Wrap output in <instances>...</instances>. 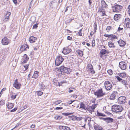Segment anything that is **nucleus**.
<instances>
[{
    "instance_id": "1",
    "label": "nucleus",
    "mask_w": 130,
    "mask_h": 130,
    "mask_svg": "<svg viewBox=\"0 0 130 130\" xmlns=\"http://www.w3.org/2000/svg\"><path fill=\"white\" fill-rule=\"evenodd\" d=\"M123 110V107L120 105H113L112 107V111L115 112H121Z\"/></svg>"
},
{
    "instance_id": "2",
    "label": "nucleus",
    "mask_w": 130,
    "mask_h": 130,
    "mask_svg": "<svg viewBox=\"0 0 130 130\" xmlns=\"http://www.w3.org/2000/svg\"><path fill=\"white\" fill-rule=\"evenodd\" d=\"M64 59L61 55H59L57 57L55 60V65L57 66H58L64 60Z\"/></svg>"
},
{
    "instance_id": "3",
    "label": "nucleus",
    "mask_w": 130,
    "mask_h": 130,
    "mask_svg": "<svg viewBox=\"0 0 130 130\" xmlns=\"http://www.w3.org/2000/svg\"><path fill=\"white\" fill-rule=\"evenodd\" d=\"M59 70L61 72L67 74L70 73L71 72V70L69 68L66 67L64 66H61L60 67Z\"/></svg>"
},
{
    "instance_id": "4",
    "label": "nucleus",
    "mask_w": 130,
    "mask_h": 130,
    "mask_svg": "<svg viewBox=\"0 0 130 130\" xmlns=\"http://www.w3.org/2000/svg\"><path fill=\"white\" fill-rule=\"evenodd\" d=\"M94 94L97 96V98H99L103 96L105 94L103 92L102 89H101L94 92Z\"/></svg>"
},
{
    "instance_id": "5",
    "label": "nucleus",
    "mask_w": 130,
    "mask_h": 130,
    "mask_svg": "<svg viewBox=\"0 0 130 130\" xmlns=\"http://www.w3.org/2000/svg\"><path fill=\"white\" fill-rule=\"evenodd\" d=\"M122 8V6L119 5H117L112 7V10L113 12H118L121 11Z\"/></svg>"
},
{
    "instance_id": "6",
    "label": "nucleus",
    "mask_w": 130,
    "mask_h": 130,
    "mask_svg": "<svg viewBox=\"0 0 130 130\" xmlns=\"http://www.w3.org/2000/svg\"><path fill=\"white\" fill-rule=\"evenodd\" d=\"M104 84L105 88L107 90H109L111 89V84L110 82L106 81L105 82Z\"/></svg>"
},
{
    "instance_id": "7",
    "label": "nucleus",
    "mask_w": 130,
    "mask_h": 130,
    "mask_svg": "<svg viewBox=\"0 0 130 130\" xmlns=\"http://www.w3.org/2000/svg\"><path fill=\"white\" fill-rule=\"evenodd\" d=\"M126 97L124 96H120L118 99V103L121 104L124 103L126 102Z\"/></svg>"
},
{
    "instance_id": "8",
    "label": "nucleus",
    "mask_w": 130,
    "mask_h": 130,
    "mask_svg": "<svg viewBox=\"0 0 130 130\" xmlns=\"http://www.w3.org/2000/svg\"><path fill=\"white\" fill-rule=\"evenodd\" d=\"M10 40L6 37L3 38L2 40V43L4 45L8 44L10 42Z\"/></svg>"
},
{
    "instance_id": "9",
    "label": "nucleus",
    "mask_w": 130,
    "mask_h": 130,
    "mask_svg": "<svg viewBox=\"0 0 130 130\" xmlns=\"http://www.w3.org/2000/svg\"><path fill=\"white\" fill-rule=\"evenodd\" d=\"M18 80L16 79L14 83L13 84V86L16 89H20L21 86V85L20 83H18Z\"/></svg>"
},
{
    "instance_id": "10",
    "label": "nucleus",
    "mask_w": 130,
    "mask_h": 130,
    "mask_svg": "<svg viewBox=\"0 0 130 130\" xmlns=\"http://www.w3.org/2000/svg\"><path fill=\"white\" fill-rule=\"evenodd\" d=\"M71 51V49L68 47H66L63 48L62 53L66 55L69 53Z\"/></svg>"
},
{
    "instance_id": "11",
    "label": "nucleus",
    "mask_w": 130,
    "mask_h": 130,
    "mask_svg": "<svg viewBox=\"0 0 130 130\" xmlns=\"http://www.w3.org/2000/svg\"><path fill=\"white\" fill-rule=\"evenodd\" d=\"M119 67L123 70H125L126 68V66L125 62H121L119 63Z\"/></svg>"
},
{
    "instance_id": "12",
    "label": "nucleus",
    "mask_w": 130,
    "mask_h": 130,
    "mask_svg": "<svg viewBox=\"0 0 130 130\" xmlns=\"http://www.w3.org/2000/svg\"><path fill=\"white\" fill-rule=\"evenodd\" d=\"M28 46L26 44H24L22 45L20 48V50L22 51H26L27 48H28Z\"/></svg>"
},
{
    "instance_id": "13",
    "label": "nucleus",
    "mask_w": 130,
    "mask_h": 130,
    "mask_svg": "<svg viewBox=\"0 0 130 130\" xmlns=\"http://www.w3.org/2000/svg\"><path fill=\"white\" fill-rule=\"evenodd\" d=\"M118 93L116 91H113L110 97V99L111 100H114L116 97V95Z\"/></svg>"
},
{
    "instance_id": "14",
    "label": "nucleus",
    "mask_w": 130,
    "mask_h": 130,
    "mask_svg": "<svg viewBox=\"0 0 130 130\" xmlns=\"http://www.w3.org/2000/svg\"><path fill=\"white\" fill-rule=\"evenodd\" d=\"M118 42L119 45L121 47L124 46L126 44L125 42L122 40H120L118 41Z\"/></svg>"
},
{
    "instance_id": "15",
    "label": "nucleus",
    "mask_w": 130,
    "mask_h": 130,
    "mask_svg": "<svg viewBox=\"0 0 130 130\" xmlns=\"http://www.w3.org/2000/svg\"><path fill=\"white\" fill-rule=\"evenodd\" d=\"M29 59V58L26 54H25L23 56L22 62L23 63H25L27 62Z\"/></svg>"
},
{
    "instance_id": "16",
    "label": "nucleus",
    "mask_w": 130,
    "mask_h": 130,
    "mask_svg": "<svg viewBox=\"0 0 130 130\" xmlns=\"http://www.w3.org/2000/svg\"><path fill=\"white\" fill-rule=\"evenodd\" d=\"M117 80L119 82L122 83L124 85H126L127 84V82L125 80H123L121 78L118 76H117Z\"/></svg>"
},
{
    "instance_id": "17",
    "label": "nucleus",
    "mask_w": 130,
    "mask_h": 130,
    "mask_svg": "<svg viewBox=\"0 0 130 130\" xmlns=\"http://www.w3.org/2000/svg\"><path fill=\"white\" fill-rule=\"evenodd\" d=\"M59 128L60 130H71L69 127L65 126H60Z\"/></svg>"
},
{
    "instance_id": "18",
    "label": "nucleus",
    "mask_w": 130,
    "mask_h": 130,
    "mask_svg": "<svg viewBox=\"0 0 130 130\" xmlns=\"http://www.w3.org/2000/svg\"><path fill=\"white\" fill-rule=\"evenodd\" d=\"M117 39V37L116 35L113 34L110 35L109 37V39L110 40H111L112 41L116 39Z\"/></svg>"
},
{
    "instance_id": "19",
    "label": "nucleus",
    "mask_w": 130,
    "mask_h": 130,
    "mask_svg": "<svg viewBox=\"0 0 130 130\" xmlns=\"http://www.w3.org/2000/svg\"><path fill=\"white\" fill-rule=\"evenodd\" d=\"M37 39L36 38L33 36L30 37L29 39V41L30 43H34L35 42V40Z\"/></svg>"
},
{
    "instance_id": "20",
    "label": "nucleus",
    "mask_w": 130,
    "mask_h": 130,
    "mask_svg": "<svg viewBox=\"0 0 130 130\" xmlns=\"http://www.w3.org/2000/svg\"><path fill=\"white\" fill-rule=\"evenodd\" d=\"M94 128L95 130H103L102 127L99 125H94Z\"/></svg>"
},
{
    "instance_id": "21",
    "label": "nucleus",
    "mask_w": 130,
    "mask_h": 130,
    "mask_svg": "<svg viewBox=\"0 0 130 130\" xmlns=\"http://www.w3.org/2000/svg\"><path fill=\"white\" fill-rule=\"evenodd\" d=\"M39 72H38L37 71H35L34 72V74L32 76V78L35 79L37 78L39 76Z\"/></svg>"
},
{
    "instance_id": "22",
    "label": "nucleus",
    "mask_w": 130,
    "mask_h": 130,
    "mask_svg": "<svg viewBox=\"0 0 130 130\" xmlns=\"http://www.w3.org/2000/svg\"><path fill=\"white\" fill-rule=\"evenodd\" d=\"M113 119L112 118L110 117L106 118L105 121L107 123H109L113 122Z\"/></svg>"
},
{
    "instance_id": "23",
    "label": "nucleus",
    "mask_w": 130,
    "mask_h": 130,
    "mask_svg": "<svg viewBox=\"0 0 130 130\" xmlns=\"http://www.w3.org/2000/svg\"><path fill=\"white\" fill-rule=\"evenodd\" d=\"M101 3L102 8H106L107 7V5L104 1H101Z\"/></svg>"
},
{
    "instance_id": "24",
    "label": "nucleus",
    "mask_w": 130,
    "mask_h": 130,
    "mask_svg": "<svg viewBox=\"0 0 130 130\" xmlns=\"http://www.w3.org/2000/svg\"><path fill=\"white\" fill-rule=\"evenodd\" d=\"M108 45L109 47L110 48H115V46L114 45V43L111 41H109L108 43Z\"/></svg>"
},
{
    "instance_id": "25",
    "label": "nucleus",
    "mask_w": 130,
    "mask_h": 130,
    "mask_svg": "<svg viewBox=\"0 0 130 130\" xmlns=\"http://www.w3.org/2000/svg\"><path fill=\"white\" fill-rule=\"evenodd\" d=\"M125 23L126 24V26L128 25L130 23V19L128 18H126L125 20Z\"/></svg>"
},
{
    "instance_id": "26",
    "label": "nucleus",
    "mask_w": 130,
    "mask_h": 130,
    "mask_svg": "<svg viewBox=\"0 0 130 130\" xmlns=\"http://www.w3.org/2000/svg\"><path fill=\"white\" fill-rule=\"evenodd\" d=\"M107 52V51L105 49H102L101 50L100 53L101 55H104L106 54Z\"/></svg>"
},
{
    "instance_id": "27",
    "label": "nucleus",
    "mask_w": 130,
    "mask_h": 130,
    "mask_svg": "<svg viewBox=\"0 0 130 130\" xmlns=\"http://www.w3.org/2000/svg\"><path fill=\"white\" fill-rule=\"evenodd\" d=\"M99 12L100 13V14L101 15V16H102L106 15L105 11L103 9L100 10L99 11Z\"/></svg>"
},
{
    "instance_id": "28",
    "label": "nucleus",
    "mask_w": 130,
    "mask_h": 130,
    "mask_svg": "<svg viewBox=\"0 0 130 130\" xmlns=\"http://www.w3.org/2000/svg\"><path fill=\"white\" fill-rule=\"evenodd\" d=\"M14 106L13 104L11 103H8V104L7 107L8 108L11 109L13 108Z\"/></svg>"
},
{
    "instance_id": "29",
    "label": "nucleus",
    "mask_w": 130,
    "mask_h": 130,
    "mask_svg": "<svg viewBox=\"0 0 130 130\" xmlns=\"http://www.w3.org/2000/svg\"><path fill=\"white\" fill-rule=\"evenodd\" d=\"M77 53L80 56L82 57L83 55V52L79 50H78L76 51Z\"/></svg>"
},
{
    "instance_id": "30",
    "label": "nucleus",
    "mask_w": 130,
    "mask_h": 130,
    "mask_svg": "<svg viewBox=\"0 0 130 130\" xmlns=\"http://www.w3.org/2000/svg\"><path fill=\"white\" fill-rule=\"evenodd\" d=\"M28 66L29 65L27 64L26 65L23 66L22 68L24 71H25L28 69Z\"/></svg>"
},
{
    "instance_id": "31",
    "label": "nucleus",
    "mask_w": 130,
    "mask_h": 130,
    "mask_svg": "<svg viewBox=\"0 0 130 130\" xmlns=\"http://www.w3.org/2000/svg\"><path fill=\"white\" fill-rule=\"evenodd\" d=\"M80 107L81 108L86 110V108H85V104L82 102H81L80 105Z\"/></svg>"
},
{
    "instance_id": "32",
    "label": "nucleus",
    "mask_w": 130,
    "mask_h": 130,
    "mask_svg": "<svg viewBox=\"0 0 130 130\" xmlns=\"http://www.w3.org/2000/svg\"><path fill=\"white\" fill-rule=\"evenodd\" d=\"M120 18V15L116 14L115 15L114 17V19L115 20H118Z\"/></svg>"
},
{
    "instance_id": "33",
    "label": "nucleus",
    "mask_w": 130,
    "mask_h": 130,
    "mask_svg": "<svg viewBox=\"0 0 130 130\" xmlns=\"http://www.w3.org/2000/svg\"><path fill=\"white\" fill-rule=\"evenodd\" d=\"M86 110L87 109L91 113H92V112L94 111L93 109H92V108L89 107V106H88V107L86 108Z\"/></svg>"
},
{
    "instance_id": "34",
    "label": "nucleus",
    "mask_w": 130,
    "mask_h": 130,
    "mask_svg": "<svg viewBox=\"0 0 130 130\" xmlns=\"http://www.w3.org/2000/svg\"><path fill=\"white\" fill-rule=\"evenodd\" d=\"M17 95V94H15L12 92V93L11 98L12 99H14L16 98V96Z\"/></svg>"
},
{
    "instance_id": "35",
    "label": "nucleus",
    "mask_w": 130,
    "mask_h": 130,
    "mask_svg": "<svg viewBox=\"0 0 130 130\" xmlns=\"http://www.w3.org/2000/svg\"><path fill=\"white\" fill-rule=\"evenodd\" d=\"M119 76L122 78H125L126 76V74L125 73H122L120 74Z\"/></svg>"
},
{
    "instance_id": "36",
    "label": "nucleus",
    "mask_w": 130,
    "mask_h": 130,
    "mask_svg": "<svg viewBox=\"0 0 130 130\" xmlns=\"http://www.w3.org/2000/svg\"><path fill=\"white\" fill-rule=\"evenodd\" d=\"M97 115L98 116H101L102 117H105L106 115L101 113L99 112L98 111H97Z\"/></svg>"
},
{
    "instance_id": "37",
    "label": "nucleus",
    "mask_w": 130,
    "mask_h": 130,
    "mask_svg": "<svg viewBox=\"0 0 130 130\" xmlns=\"http://www.w3.org/2000/svg\"><path fill=\"white\" fill-rule=\"evenodd\" d=\"M11 14V13L9 12H7L6 14L5 15V17L9 19V16Z\"/></svg>"
},
{
    "instance_id": "38",
    "label": "nucleus",
    "mask_w": 130,
    "mask_h": 130,
    "mask_svg": "<svg viewBox=\"0 0 130 130\" xmlns=\"http://www.w3.org/2000/svg\"><path fill=\"white\" fill-rule=\"evenodd\" d=\"M61 101L60 100H58L55 101L54 104H55V105H57L61 103Z\"/></svg>"
},
{
    "instance_id": "39",
    "label": "nucleus",
    "mask_w": 130,
    "mask_h": 130,
    "mask_svg": "<svg viewBox=\"0 0 130 130\" xmlns=\"http://www.w3.org/2000/svg\"><path fill=\"white\" fill-rule=\"evenodd\" d=\"M97 105V104H93L91 106H89V107L92 108V109H93V110H94L95 108L96 107Z\"/></svg>"
},
{
    "instance_id": "40",
    "label": "nucleus",
    "mask_w": 130,
    "mask_h": 130,
    "mask_svg": "<svg viewBox=\"0 0 130 130\" xmlns=\"http://www.w3.org/2000/svg\"><path fill=\"white\" fill-rule=\"evenodd\" d=\"M107 72L110 75H112L113 74V72L111 70H109L107 71Z\"/></svg>"
},
{
    "instance_id": "41",
    "label": "nucleus",
    "mask_w": 130,
    "mask_h": 130,
    "mask_svg": "<svg viewBox=\"0 0 130 130\" xmlns=\"http://www.w3.org/2000/svg\"><path fill=\"white\" fill-rule=\"evenodd\" d=\"M112 29V27L110 26H108L106 28V30L108 32L110 30Z\"/></svg>"
},
{
    "instance_id": "42",
    "label": "nucleus",
    "mask_w": 130,
    "mask_h": 130,
    "mask_svg": "<svg viewBox=\"0 0 130 130\" xmlns=\"http://www.w3.org/2000/svg\"><path fill=\"white\" fill-rule=\"evenodd\" d=\"M37 93L38 95L41 96L43 92L40 91H39Z\"/></svg>"
},
{
    "instance_id": "43",
    "label": "nucleus",
    "mask_w": 130,
    "mask_h": 130,
    "mask_svg": "<svg viewBox=\"0 0 130 130\" xmlns=\"http://www.w3.org/2000/svg\"><path fill=\"white\" fill-rule=\"evenodd\" d=\"M38 23H37L36 24H34L33 27V29H36V28L38 27Z\"/></svg>"
},
{
    "instance_id": "44",
    "label": "nucleus",
    "mask_w": 130,
    "mask_h": 130,
    "mask_svg": "<svg viewBox=\"0 0 130 130\" xmlns=\"http://www.w3.org/2000/svg\"><path fill=\"white\" fill-rule=\"evenodd\" d=\"M5 104L4 100H1L0 101V105H4Z\"/></svg>"
},
{
    "instance_id": "45",
    "label": "nucleus",
    "mask_w": 130,
    "mask_h": 130,
    "mask_svg": "<svg viewBox=\"0 0 130 130\" xmlns=\"http://www.w3.org/2000/svg\"><path fill=\"white\" fill-rule=\"evenodd\" d=\"M63 108V107H57L55 108L56 110H59Z\"/></svg>"
},
{
    "instance_id": "46",
    "label": "nucleus",
    "mask_w": 130,
    "mask_h": 130,
    "mask_svg": "<svg viewBox=\"0 0 130 130\" xmlns=\"http://www.w3.org/2000/svg\"><path fill=\"white\" fill-rule=\"evenodd\" d=\"M61 118V117H60V116H56L55 117V118L56 120H58V119H60Z\"/></svg>"
},
{
    "instance_id": "47",
    "label": "nucleus",
    "mask_w": 130,
    "mask_h": 130,
    "mask_svg": "<svg viewBox=\"0 0 130 130\" xmlns=\"http://www.w3.org/2000/svg\"><path fill=\"white\" fill-rule=\"evenodd\" d=\"M96 68L98 69L99 70H100L101 68V66L100 64H98L96 66Z\"/></svg>"
},
{
    "instance_id": "48",
    "label": "nucleus",
    "mask_w": 130,
    "mask_h": 130,
    "mask_svg": "<svg viewBox=\"0 0 130 130\" xmlns=\"http://www.w3.org/2000/svg\"><path fill=\"white\" fill-rule=\"evenodd\" d=\"M45 86L44 85L41 84L40 85V87L41 88L43 89H45Z\"/></svg>"
},
{
    "instance_id": "49",
    "label": "nucleus",
    "mask_w": 130,
    "mask_h": 130,
    "mask_svg": "<svg viewBox=\"0 0 130 130\" xmlns=\"http://www.w3.org/2000/svg\"><path fill=\"white\" fill-rule=\"evenodd\" d=\"M75 101V100H73V101L70 100V101H68V104H71L73 102H74Z\"/></svg>"
},
{
    "instance_id": "50",
    "label": "nucleus",
    "mask_w": 130,
    "mask_h": 130,
    "mask_svg": "<svg viewBox=\"0 0 130 130\" xmlns=\"http://www.w3.org/2000/svg\"><path fill=\"white\" fill-rule=\"evenodd\" d=\"M17 108H14L13 109L11 110L10 111V112H13L17 110Z\"/></svg>"
},
{
    "instance_id": "51",
    "label": "nucleus",
    "mask_w": 130,
    "mask_h": 130,
    "mask_svg": "<svg viewBox=\"0 0 130 130\" xmlns=\"http://www.w3.org/2000/svg\"><path fill=\"white\" fill-rule=\"evenodd\" d=\"M67 39L69 40H71L72 39V37H70V36H68L67 37Z\"/></svg>"
},
{
    "instance_id": "52",
    "label": "nucleus",
    "mask_w": 130,
    "mask_h": 130,
    "mask_svg": "<svg viewBox=\"0 0 130 130\" xmlns=\"http://www.w3.org/2000/svg\"><path fill=\"white\" fill-rule=\"evenodd\" d=\"M9 19L5 17V18L4 19L3 21L4 22H5L7 21Z\"/></svg>"
},
{
    "instance_id": "53",
    "label": "nucleus",
    "mask_w": 130,
    "mask_h": 130,
    "mask_svg": "<svg viewBox=\"0 0 130 130\" xmlns=\"http://www.w3.org/2000/svg\"><path fill=\"white\" fill-rule=\"evenodd\" d=\"M70 114L69 113H63V115L65 116H68Z\"/></svg>"
},
{
    "instance_id": "54",
    "label": "nucleus",
    "mask_w": 130,
    "mask_h": 130,
    "mask_svg": "<svg viewBox=\"0 0 130 130\" xmlns=\"http://www.w3.org/2000/svg\"><path fill=\"white\" fill-rule=\"evenodd\" d=\"M109 35H110L105 34H104V36H105L106 37H108V38H109Z\"/></svg>"
},
{
    "instance_id": "55",
    "label": "nucleus",
    "mask_w": 130,
    "mask_h": 130,
    "mask_svg": "<svg viewBox=\"0 0 130 130\" xmlns=\"http://www.w3.org/2000/svg\"><path fill=\"white\" fill-rule=\"evenodd\" d=\"M99 118L100 119H102L103 120L105 121L106 119V118H102V117H100Z\"/></svg>"
},
{
    "instance_id": "56",
    "label": "nucleus",
    "mask_w": 130,
    "mask_h": 130,
    "mask_svg": "<svg viewBox=\"0 0 130 130\" xmlns=\"http://www.w3.org/2000/svg\"><path fill=\"white\" fill-rule=\"evenodd\" d=\"M82 119V118L81 117H77V118L76 119H77V120H81Z\"/></svg>"
},
{
    "instance_id": "57",
    "label": "nucleus",
    "mask_w": 130,
    "mask_h": 130,
    "mask_svg": "<svg viewBox=\"0 0 130 130\" xmlns=\"http://www.w3.org/2000/svg\"><path fill=\"white\" fill-rule=\"evenodd\" d=\"M35 127V125L33 124H32L30 126L31 128H34Z\"/></svg>"
},
{
    "instance_id": "58",
    "label": "nucleus",
    "mask_w": 130,
    "mask_h": 130,
    "mask_svg": "<svg viewBox=\"0 0 130 130\" xmlns=\"http://www.w3.org/2000/svg\"><path fill=\"white\" fill-rule=\"evenodd\" d=\"M94 28H97V24L96 22H95L94 23Z\"/></svg>"
},
{
    "instance_id": "59",
    "label": "nucleus",
    "mask_w": 130,
    "mask_h": 130,
    "mask_svg": "<svg viewBox=\"0 0 130 130\" xmlns=\"http://www.w3.org/2000/svg\"><path fill=\"white\" fill-rule=\"evenodd\" d=\"M128 14L130 15V5L128 6Z\"/></svg>"
},
{
    "instance_id": "60",
    "label": "nucleus",
    "mask_w": 130,
    "mask_h": 130,
    "mask_svg": "<svg viewBox=\"0 0 130 130\" xmlns=\"http://www.w3.org/2000/svg\"><path fill=\"white\" fill-rule=\"evenodd\" d=\"M73 20V19H71L70 18H69V19L68 20V22H71L72 20Z\"/></svg>"
},
{
    "instance_id": "61",
    "label": "nucleus",
    "mask_w": 130,
    "mask_h": 130,
    "mask_svg": "<svg viewBox=\"0 0 130 130\" xmlns=\"http://www.w3.org/2000/svg\"><path fill=\"white\" fill-rule=\"evenodd\" d=\"M123 29V28H121L119 27L118 28V30L119 31H120L122 30Z\"/></svg>"
},
{
    "instance_id": "62",
    "label": "nucleus",
    "mask_w": 130,
    "mask_h": 130,
    "mask_svg": "<svg viewBox=\"0 0 130 130\" xmlns=\"http://www.w3.org/2000/svg\"><path fill=\"white\" fill-rule=\"evenodd\" d=\"M78 34L79 36H82V33L80 32L79 31V32H78Z\"/></svg>"
},
{
    "instance_id": "63",
    "label": "nucleus",
    "mask_w": 130,
    "mask_h": 130,
    "mask_svg": "<svg viewBox=\"0 0 130 130\" xmlns=\"http://www.w3.org/2000/svg\"><path fill=\"white\" fill-rule=\"evenodd\" d=\"M19 124H17L16 125V126H15L13 128V129H12L11 130H13V129H14V128H15L17 127H18L19 126Z\"/></svg>"
},
{
    "instance_id": "64",
    "label": "nucleus",
    "mask_w": 130,
    "mask_h": 130,
    "mask_svg": "<svg viewBox=\"0 0 130 130\" xmlns=\"http://www.w3.org/2000/svg\"><path fill=\"white\" fill-rule=\"evenodd\" d=\"M91 72L92 74H94L95 73V71L94 70H93L92 69H91Z\"/></svg>"
}]
</instances>
